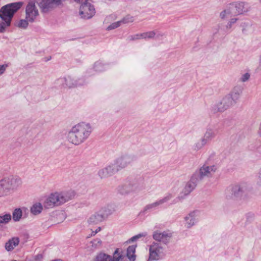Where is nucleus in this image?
Listing matches in <instances>:
<instances>
[{"instance_id":"f257e3e1","label":"nucleus","mask_w":261,"mask_h":261,"mask_svg":"<svg viewBox=\"0 0 261 261\" xmlns=\"http://www.w3.org/2000/svg\"><path fill=\"white\" fill-rule=\"evenodd\" d=\"M92 130L89 123H79L73 126L69 131L67 140L74 145H80L89 138Z\"/></svg>"},{"instance_id":"f03ea898","label":"nucleus","mask_w":261,"mask_h":261,"mask_svg":"<svg viewBox=\"0 0 261 261\" xmlns=\"http://www.w3.org/2000/svg\"><path fill=\"white\" fill-rule=\"evenodd\" d=\"M23 4L22 2L12 3L1 9L0 17L2 21L0 22V33L4 32L6 28L10 25L14 14L21 8Z\"/></svg>"},{"instance_id":"7ed1b4c3","label":"nucleus","mask_w":261,"mask_h":261,"mask_svg":"<svg viewBox=\"0 0 261 261\" xmlns=\"http://www.w3.org/2000/svg\"><path fill=\"white\" fill-rule=\"evenodd\" d=\"M75 195L74 191L71 190L53 193L46 199L44 206L50 208L61 205L73 199Z\"/></svg>"},{"instance_id":"20e7f679","label":"nucleus","mask_w":261,"mask_h":261,"mask_svg":"<svg viewBox=\"0 0 261 261\" xmlns=\"http://www.w3.org/2000/svg\"><path fill=\"white\" fill-rule=\"evenodd\" d=\"M145 186L141 179H129L124 181L117 188V192L122 195L130 193H138L144 189Z\"/></svg>"},{"instance_id":"39448f33","label":"nucleus","mask_w":261,"mask_h":261,"mask_svg":"<svg viewBox=\"0 0 261 261\" xmlns=\"http://www.w3.org/2000/svg\"><path fill=\"white\" fill-rule=\"evenodd\" d=\"M74 1L81 4L79 13L82 18L88 19L94 16L95 13V9L89 0H74Z\"/></svg>"},{"instance_id":"423d86ee","label":"nucleus","mask_w":261,"mask_h":261,"mask_svg":"<svg viewBox=\"0 0 261 261\" xmlns=\"http://www.w3.org/2000/svg\"><path fill=\"white\" fill-rule=\"evenodd\" d=\"M85 83L83 78L68 76L57 80V84H62L64 87L69 88H75L82 86Z\"/></svg>"},{"instance_id":"0eeeda50","label":"nucleus","mask_w":261,"mask_h":261,"mask_svg":"<svg viewBox=\"0 0 261 261\" xmlns=\"http://www.w3.org/2000/svg\"><path fill=\"white\" fill-rule=\"evenodd\" d=\"M225 195L227 199L240 201L244 198V192L240 186L234 185L226 190Z\"/></svg>"},{"instance_id":"6e6552de","label":"nucleus","mask_w":261,"mask_h":261,"mask_svg":"<svg viewBox=\"0 0 261 261\" xmlns=\"http://www.w3.org/2000/svg\"><path fill=\"white\" fill-rule=\"evenodd\" d=\"M164 249L161 245L153 243L149 247V256L148 261L158 260L164 256Z\"/></svg>"},{"instance_id":"1a4fd4ad","label":"nucleus","mask_w":261,"mask_h":261,"mask_svg":"<svg viewBox=\"0 0 261 261\" xmlns=\"http://www.w3.org/2000/svg\"><path fill=\"white\" fill-rule=\"evenodd\" d=\"M136 160L134 154L125 153L116 158L114 161L120 170L126 168Z\"/></svg>"},{"instance_id":"9d476101","label":"nucleus","mask_w":261,"mask_h":261,"mask_svg":"<svg viewBox=\"0 0 261 261\" xmlns=\"http://www.w3.org/2000/svg\"><path fill=\"white\" fill-rule=\"evenodd\" d=\"M39 16V11L36 6L34 1H30L27 4L25 8V19L30 22L35 21L37 17Z\"/></svg>"},{"instance_id":"9b49d317","label":"nucleus","mask_w":261,"mask_h":261,"mask_svg":"<svg viewBox=\"0 0 261 261\" xmlns=\"http://www.w3.org/2000/svg\"><path fill=\"white\" fill-rule=\"evenodd\" d=\"M110 214L109 211L106 207H103L89 217L88 223L90 224H97L104 220Z\"/></svg>"},{"instance_id":"f8f14e48","label":"nucleus","mask_w":261,"mask_h":261,"mask_svg":"<svg viewBox=\"0 0 261 261\" xmlns=\"http://www.w3.org/2000/svg\"><path fill=\"white\" fill-rule=\"evenodd\" d=\"M233 105H234L230 101L229 98L225 96L212 108L211 111L214 114L218 112H223Z\"/></svg>"},{"instance_id":"ddd939ff","label":"nucleus","mask_w":261,"mask_h":261,"mask_svg":"<svg viewBox=\"0 0 261 261\" xmlns=\"http://www.w3.org/2000/svg\"><path fill=\"white\" fill-rule=\"evenodd\" d=\"M119 249H117L113 254V257L103 253H100L96 256L94 261H119L123 259Z\"/></svg>"},{"instance_id":"4468645a","label":"nucleus","mask_w":261,"mask_h":261,"mask_svg":"<svg viewBox=\"0 0 261 261\" xmlns=\"http://www.w3.org/2000/svg\"><path fill=\"white\" fill-rule=\"evenodd\" d=\"M120 171L116 163L114 162L108 166L99 170L98 175L101 178H106L112 176Z\"/></svg>"},{"instance_id":"2eb2a0df","label":"nucleus","mask_w":261,"mask_h":261,"mask_svg":"<svg viewBox=\"0 0 261 261\" xmlns=\"http://www.w3.org/2000/svg\"><path fill=\"white\" fill-rule=\"evenodd\" d=\"M173 197V195L171 194H168L163 198L156 201L152 203L147 204L143 208L142 211L143 213H145L147 211H151L156 210L158 207L164 203H166L169 201Z\"/></svg>"},{"instance_id":"dca6fc26","label":"nucleus","mask_w":261,"mask_h":261,"mask_svg":"<svg viewBox=\"0 0 261 261\" xmlns=\"http://www.w3.org/2000/svg\"><path fill=\"white\" fill-rule=\"evenodd\" d=\"M236 15L242 14L248 12L250 9L249 4L243 2H236L230 4Z\"/></svg>"},{"instance_id":"f3484780","label":"nucleus","mask_w":261,"mask_h":261,"mask_svg":"<svg viewBox=\"0 0 261 261\" xmlns=\"http://www.w3.org/2000/svg\"><path fill=\"white\" fill-rule=\"evenodd\" d=\"M37 2L42 11L46 12L49 9L60 5L61 4V0H37Z\"/></svg>"},{"instance_id":"a211bd4d","label":"nucleus","mask_w":261,"mask_h":261,"mask_svg":"<svg viewBox=\"0 0 261 261\" xmlns=\"http://www.w3.org/2000/svg\"><path fill=\"white\" fill-rule=\"evenodd\" d=\"M217 169L215 165L207 166L204 165L199 170V173L202 178L204 177H211Z\"/></svg>"},{"instance_id":"6ab92c4d","label":"nucleus","mask_w":261,"mask_h":261,"mask_svg":"<svg viewBox=\"0 0 261 261\" xmlns=\"http://www.w3.org/2000/svg\"><path fill=\"white\" fill-rule=\"evenodd\" d=\"M152 236L155 241L167 244L169 242L172 237V233L167 231H156L154 232Z\"/></svg>"},{"instance_id":"aec40b11","label":"nucleus","mask_w":261,"mask_h":261,"mask_svg":"<svg viewBox=\"0 0 261 261\" xmlns=\"http://www.w3.org/2000/svg\"><path fill=\"white\" fill-rule=\"evenodd\" d=\"M198 212L197 211H194L189 213L184 218L185 221V227L187 228H190L194 226L197 222Z\"/></svg>"},{"instance_id":"412c9836","label":"nucleus","mask_w":261,"mask_h":261,"mask_svg":"<svg viewBox=\"0 0 261 261\" xmlns=\"http://www.w3.org/2000/svg\"><path fill=\"white\" fill-rule=\"evenodd\" d=\"M12 192L16 190L22 185L21 179L17 176H10L5 177Z\"/></svg>"},{"instance_id":"4be33fe9","label":"nucleus","mask_w":261,"mask_h":261,"mask_svg":"<svg viewBox=\"0 0 261 261\" xmlns=\"http://www.w3.org/2000/svg\"><path fill=\"white\" fill-rule=\"evenodd\" d=\"M242 92V89L241 87L236 86L232 89L230 93L226 96L227 97L229 98L231 103L234 105L240 98Z\"/></svg>"},{"instance_id":"5701e85b","label":"nucleus","mask_w":261,"mask_h":261,"mask_svg":"<svg viewBox=\"0 0 261 261\" xmlns=\"http://www.w3.org/2000/svg\"><path fill=\"white\" fill-rule=\"evenodd\" d=\"M12 192L5 177L0 180V197L7 195Z\"/></svg>"},{"instance_id":"b1692460","label":"nucleus","mask_w":261,"mask_h":261,"mask_svg":"<svg viewBox=\"0 0 261 261\" xmlns=\"http://www.w3.org/2000/svg\"><path fill=\"white\" fill-rule=\"evenodd\" d=\"M230 4L220 13V17L221 19L225 20L231 18L233 16H236L234 11L231 8Z\"/></svg>"},{"instance_id":"393cba45","label":"nucleus","mask_w":261,"mask_h":261,"mask_svg":"<svg viewBox=\"0 0 261 261\" xmlns=\"http://www.w3.org/2000/svg\"><path fill=\"white\" fill-rule=\"evenodd\" d=\"M217 133V129L213 128H208L204 133L202 138L205 140L206 143H207L213 139L216 136Z\"/></svg>"},{"instance_id":"a878e982","label":"nucleus","mask_w":261,"mask_h":261,"mask_svg":"<svg viewBox=\"0 0 261 261\" xmlns=\"http://www.w3.org/2000/svg\"><path fill=\"white\" fill-rule=\"evenodd\" d=\"M196 186L195 185L191 183L189 181L186 184L184 188L183 189L181 196H179L177 198L180 199L187 195H188L195 188Z\"/></svg>"},{"instance_id":"bb28decb","label":"nucleus","mask_w":261,"mask_h":261,"mask_svg":"<svg viewBox=\"0 0 261 261\" xmlns=\"http://www.w3.org/2000/svg\"><path fill=\"white\" fill-rule=\"evenodd\" d=\"M19 243V239L17 237H14L10 239L5 244V248L8 251H11L14 249Z\"/></svg>"},{"instance_id":"cd10ccee","label":"nucleus","mask_w":261,"mask_h":261,"mask_svg":"<svg viewBox=\"0 0 261 261\" xmlns=\"http://www.w3.org/2000/svg\"><path fill=\"white\" fill-rule=\"evenodd\" d=\"M163 34L159 33L158 31H149L141 33V37L142 39H151L156 36V38L163 36Z\"/></svg>"},{"instance_id":"c85d7f7f","label":"nucleus","mask_w":261,"mask_h":261,"mask_svg":"<svg viewBox=\"0 0 261 261\" xmlns=\"http://www.w3.org/2000/svg\"><path fill=\"white\" fill-rule=\"evenodd\" d=\"M136 245H132L127 249L126 256L130 260L135 261L136 259Z\"/></svg>"},{"instance_id":"c756f323","label":"nucleus","mask_w":261,"mask_h":261,"mask_svg":"<svg viewBox=\"0 0 261 261\" xmlns=\"http://www.w3.org/2000/svg\"><path fill=\"white\" fill-rule=\"evenodd\" d=\"M203 178H202V177H201V175H200L199 172H195L192 174L189 181L191 183L195 185V186L196 187L198 182L201 180Z\"/></svg>"},{"instance_id":"7c9ffc66","label":"nucleus","mask_w":261,"mask_h":261,"mask_svg":"<svg viewBox=\"0 0 261 261\" xmlns=\"http://www.w3.org/2000/svg\"><path fill=\"white\" fill-rule=\"evenodd\" d=\"M42 210V206L40 203L34 204L31 209V213L34 215H38L40 214Z\"/></svg>"},{"instance_id":"2f4dec72","label":"nucleus","mask_w":261,"mask_h":261,"mask_svg":"<svg viewBox=\"0 0 261 261\" xmlns=\"http://www.w3.org/2000/svg\"><path fill=\"white\" fill-rule=\"evenodd\" d=\"M207 143L202 138L197 142L194 144L193 148L194 150H199L201 149Z\"/></svg>"},{"instance_id":"473e14b6","label":"nucleus","mask_w":261,"mask_h":261,"mask_svg":"<svg viewBox=\"0 0 261 261\" xmlns=\"http://www.w3.org/2000/svg\"><path fill=\"white\" fill-rule=\"evenodd\" d=\"M22 216V211L20 208H16L13 213V219L14 221H19Z\"/></svg>"},{"instance_id":"72a5a7b5","label":"nucleus","mask_w":261,"mask_h":261,"mask_svg":"<svg viewBox=\"0 0 261 261\" xmlns=\"http://www.w3.org/2000/svg\"><path fill=\"white\" fill-rule=\"evenodd\" d=\"M11 215L9 214H6L4 215L0 216V224H7L11 219Z\"/></svg>"},{"instance_id":"f704fd0d","label":"nucleus","mask_w":261,"mask_h":261,"mask_svg":"<svg viewBox=\"0 0 261 261\" xmlns=\"http://www.w3.org/2000/svg\"><path fill=\"white\" fill-rule=\"evenodd\" d=\"M29 21L27 19L20 20L17 24V26L20 28L25 29L27 28L29 25Z\"/></svg>"},{"instance_id":"c9c22d12","label":"nucleus","mask_w":261,"mask_h":261,"mask_svg":"<svg viewBox=\"0 0 261 261\" xmlns=\"http://www.w3.org/2000/svg\"><path fill=\"white\" fill-rule=\"evenodd\" d=\"M94 69L96 71H102L105 69L103 64L99 61L96 62L94 65Z\"/></svg>"},{"instance_id":"e433bc0d","label":"nucleus","mask_w":261,"mask_h":261,"mask_svg":"<svg viewBox=\"0 0 261 261\" xmlns=\"http://www.w3.org/2000/svg\"><path fill=\"white\" fill-rule=\"evenodd\" d=\"M238 20L239 18L236 17L230 18L226 25V29H230L232 27L233 25L236 23Z\"/></svg>"},{"instance_id":"4c0bfd02","label":"nucleus","mask_w":261,"mask_h":261,"mask_svg":"<svg viewBox=\"0 0 261 261\" xmlns=\"http://www.w3.org/2000/svg\"><path fill=\"white\" fill-rule=\"evenodd\" d=\"M91 244L93 248L96 249L100 247L101 246L102 242L99 239H96L91 241Z\"/></svg>"},{"instance_id":"58836bf2","label":"nucleus","mask_w":261,"mask_h":261,"mask_svg":"<svg viewBox=\"0 0 261 261\" xmlns=\"http://www.w3.org/2000/svg\"><path fill=\"white\" fill-rule=\"evenodd\" d=\"M134 19L133 17L130 16V15H127L120 21L121 24H125V23H129V22H132L134 21Z\"/></svg>"},{"instance_id":"ea45409f","label":"nucleus","mask_w":261,"mask_h":261,"mask_svg":"<svg viewBox=\"0 0 261 261\" xmlns=\"http://www.w3.org/2000/svg\"><path fill=\"white\" fill-rule=\"evenodd\" d=\"M147 236L146 232H143L141 233H139L136 236H135L133 237L130 240H129V242H134L136 241L137 240L139 239V238H141L142 237H145Z\"/></svg>"},{"instance_id":"a19ab883","label":"nucleus","mask_w":261,"mask_h":261,"mask_svg":"<svg viewBox=\"0 0 261 261\" xmlns=\"http://www.w3.org/2000/svg\"><path fill=\"white\" fill-rule=\"evenodd\" d=\"M121 24L120 21H118L117 22H114L112 24H110L107 30H111L114 29H116L119 27Z\"/></svg>"},{"instance_id":"79ce46f5","label":"nucleus","mask_w":261,"mask_h":261,"mask_svg":"<svg viewBox=\"0 0 261 261\" xmlns=\"http://www.w3.org/2000/svg\"><path fill=\"white\" fill-rule=\"evenodd\" d=\"M140 35H141V33L137 34H135L134 35H131L128 37V39L130 41H133V40L142 39Z\"/></svg>"},{"instance_id":"37998d69","label":"nucleus","mask_w":261,"mask_h":261,"mask_svg":"<svg viewBox=\"0 0 261 261\" xmlns=\"http://www.w3.org/2000/svg\"><path fill=\"white\" fill-rule=\"evenodd\" d=\"M250 77V74L248 73H246L242 75V76L241 77V81L242 82H245L248 80V79Z\"/></svg>"},{"instance_id":"c03bdc74","label":"nucleus","mask_w":261,"mask_h":261,"mask_svg":"<svg viewBox=\"0 0 261 261\" xmlns=\"http://www.w3.org/2000/svg\"><path fill=\"white\" fill-rule=\"evenodd\" d=\"M8 65L7 64H3L0 65V75H2L6 71Z\"/></svg>"},{"instance_id":"a18cd8bd","label":"nucleus","mask_w":261,"mask_h":261,"mask_svg":"<svg viewBox=\"0 0 261 261\" xmlns=\"http://www.w3.org/2000/svg\"><path fill=\"white\" fill-rule=\"evenodd\" d=\"M257 69L259 71H261V54L259 56L258 66Z\"/></svg>"},{"instance_id":"49530a36","label":"nucleus","mask_w":261,"mask_h":261,"mask_svg":"<svg viewBox=\"0 0 261 261\" xmlns=\"http://www.w3.org/2000/svg\"><path fill=\"white\" fill-rule=\"evenodd\" d=\"M43 258V255L41 254H38L35 256V260H40Z\"/></svg>"},{"instance_id":"de8ad7c7","label":"nucleus","mask_w":261,"mask_h":261,"mask_svg":"<svg viewBox=\"0 0 261 261\" xmlns=\"http://www.w3.org/2000/svg\"><path fill=\"white\" fill-rule=\"evenodd\" d=\"M247 25V23L245 22H242L241 23V27L243 28L242 29V32L244 33L245 32V29L244 28Z\"/></svg>"},{"instance_id":"09e8293b","label":"nucleus","mask_w":261,"mask_h":261,"mask_svg":"<svg viewBox=\"0 0 261 261\" xmlns=\"http://www.w3.org/2000/svg\"><path fill=\"white\" fill-rule=\"evenodd\" d=\"M101 230V227H98L95 231H93L91 235L92 236H94L95 234H96L97 232H98L99 231H100Z\"/></svg>"},{"instance_id":"8fccbe9b","label":"nucleus","mask_w":261,"mask_h":261,"mask_svg":"<svg viewBox=\"0 0 261 261\" xmlns=\"http://www.w3.org/2000/svg\"><path fill=\"white\" fill-rule=\"evenodd\" d=\"M258 179H259V180H258V182L261 185V169H260L259 172Z\"/></svg>"},{"instance_id":"3c124183","label":"nucleus","mask_w":261,"mask_h":261,"mask_svg":"<svg viewBox=\"0 0 261 261\" xmlns=\"http://www.w3.org/2000/svg\"><path fill=\"white\" fill-rule=\"evenodd\" d=\"M259 1L260 2V3H261V0H259Z\"/></svg>"}]
</instances>
